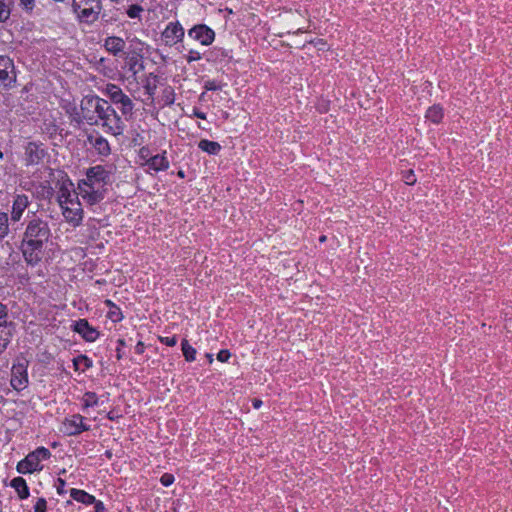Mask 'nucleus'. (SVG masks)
Here are the masks:
<instances>
[{"mask_svg":"<svg viewBox=\"0 0 512 512\" xmlns=\"http://www.w3.org/2000/svg\"><path fill=\"white\" fill-rule=\"evenodd\" d=\"M51 237L48 222L33 213L26 220V227L21 242V251L28 265L35 266L42 259L45 244Z\"/></svg>","mask_w":512,"mask_h":512,"instance_id":"obj_1","label":"nucleus"},{"mask_svg":"<svg viewBox=\"0 0 512 512\" xmlns=\"http://www.w3.org/2000/svg\"><path fill=\"white\" fill-rule=\"evenodd\" d=\"M97 125H101L104 131L113 136L121 135L125 124L122 117L116 112L112 105L105 99H102L97 111Z\"/></svg>","mask_w":512,"mask_h":512,"instance_id":"obj_2","label":"nucleus"},{"mask_svg":"<svg viewBox=\"0 0 512 512\" xmlns=\"http://www.w3.org/2000/svg\"><path fill=\"white\" fill-rule=\"evenodd\" d=\"M72 10L80 22L92 24L101 13V0H72Z\"/></svg>","mask_w":512,"mask_h":512,"instance_id":"obj_3","label":"nucleus"},{"mask_svg":"<svg viewBox=\"0 0 512 512\" xmlns=\"http://www.w3.org/2000/svg\"><path fill=\"white\" fill-rule=\"evenodd\" d=\"M103 93L115 105H120V111L125 119L131 118L134 110V103L132 99L126 95L123 90L116 84L108 83L103 90Z\"/></svg>","mask_w":512,"mask_h":512,"instance_id":"obj_4","label":"nucleus"},{"mask_svg":"<svg viewBox=\"0 0 512 512\" xmlns=\"http://www.w3.org/2000/svg\"><path fill=\"white\" fill-rule=\"evenodd\" d=\"M51 452L45 447H38L30 452L23 460L19 461L16 470L20 474L33 473L41 471L43 466L40 464L42 460L49 459Z\"/></svg>","mask_w":512,"mask_h":512,"instance_id":"obj_5","label":"nucleus"},{"mask_svg":"<svg viewBox=\"0 0 512 512\" xmlns=\"http://www.w3.org/2000/svg\"><path fill=\"white\" fill-rule=\"evenodd\" d=\"M110 182L111 170L106 169L102 165H96L87 169L86 178L79 183H86V186L92 187V189H103Z\"/></svg>","mask_w":512,"mask_h":512,"instance_id":"obj_6","label":"nucleus"},{"mask_svg":"<svg viewBox=\"0 0 512 512\" xmlns=\"http://www.w3.org/2000/svg\"><path fill=\"white\" fill-rule=\"evenodd\" d=\"M28 360L25 358H17L11 368L10 384L13 389L22 391L28 385Z\"/></svg>","mask_w":512,"mask_h":512,"instance_id":"obj_7","label":"nucleus"},{"mask_svg":"<svg viewBox=\"0 0 512 512\" xmlns=\"http://www.w3.org/2000/svg\"><path fill=\"white\" fill-rule=\"evenodd\" d=\"M102 99L96 95L85 96L80 104L81 114L89 125H97L96 111L102 103Z\"/></svg>","mask_w":512,"mask_h":512,"instance_id":"obj_8","label":"nucleus"},{"mask_svg":"<svg viewBox=\"0 0 512 512\" xmlns=\"http://www.w3.org/2000/svg\"><path fill=\"white\" fill-rule=\"evenodd\" d=\"M88 430L90 426L84 423V417L80 414H74L62 422V431L68 436H76Z\"/></svg>","mask_w":512,"mask_h":512,"instance_id":"obj_9","label":"nucleus"},{"mask_svg":"<svg viewBox=\"0 0 512 512\" xmlns=\"http://www.w3.org/2000/svg\"><path fill=\"white\" fill-rule=\"evenodd\" d=\"M15 81L16 73L13 60L8 56L0 55V83L8 87Z\"/></svg>","mask_w":512,"mask_h":512,"instance_id":"obj_10","label":"nucleus"},{"mask_svg":"<svg viewBox=\"0 0 512 512\" xmlns=\"http://www.w3.org/2000/svg\"><path fill=\"white\" fill-rule=\"evenodd\" d=\"M188 36L207 46L214 41L215 32L204 24H198L188 31Z\"/></svg>","mask_w":512,"mask_h":512,"instance_id":"obj_11","label":"nucleus"},{"mask_svg":"<svg viewBox=\"0 0 512 512\" xmlns=\"http://www.w3.org/2000/svg\"><path fill=\"white\" fill-rule=\"evenodd\" d=\"M62 214L66 221L74 227L79 226L83 219V210L79 201L62 205Z\"/></svg>","mask_w":512,"mask_h":512,"instance_id":"obj_12","label":"nucleus"},{"mask_svg":"<svg viewBox=\"0 0 512 512\" xmlns=\"http://www.w3.org/2000/svg\"><path fill=\"white\" fill-rule=\"evenodd\" d=\"M184 37V29L179 22H170L162 32L166 45L172 46Z\"/></svg>","mask_w":512,"mask_h":512,"instance_id":"obj_13","label":"nucleus"},{"mask_svg":"<svg viewBox=\"0 0 512 512\" xmlns=\"http://www.w3.org/2000/svg\"><path fill=\"white\" fill-rule=\"evenodd\" d=\"M79 194L89 204L94 205L104 199V189H92L86 183H78Z\"/></svg>","mask_w":512,"mask_h":512,"instance_id":"obj_14","label":"nucleus"},{"mask_svg":"<svg viewBox=\"0 0 512 512\" xmlns=\"http://www.w3.org/2000/svg\"><path fill=\"white\" fill-rule=\"evenodd\" d=\"M72 327L75 332L80 334L88 342H94L100 335L97 329L92 327L86 319L75 321Z\"/></svg>","mask_w":512,"mask_h":512,"instance_id":"obj_15","label":"nucleus"},{"mask_svg":"<svg viewBox=\"0 0 512 512\" xmlns=\"http://www.w3.org/2000/svg\"><path fill=\"white\" fill-rule=\"evenodd\" d=\"M46 156V152L35 142H29L25 148L26 165H37Z\"/></svg>","mask_w":512,"mask_h":512,"instance_id":"obj_16","label":"nucleus"},{"mask_svg":"<svg viewBox=\"0 0 512 512\" xmlns=\"http://www.w3.org/2000/svg\"><path fill=\"white\" fill-rule=\"evenodd\" d=\"M30 204L29 197L25 194H17L14 196L12 211H11V220L13 222H18L23 216L24 211L28 208Z\"/></svg>","mask_w":512,"mask_h":512,"instance_id":"obj_17","label":"nucleus"},{"mask_svg":"<svg viewBox=\"0 0 512 512\" xmlns=\"http://www.w3.org/2000/svg\"><path fill=\"white\" fill-rule=\"evenodd\" d=\"M88 143L96 150L101 156H108L111 153L110 145L103 136L101 135H88Z\"/></svg>","mask_w":512,"mask_h":512,"instance_id":"obj_18","label":"nucleus"},{"mask_svg":"<svg viewBox=\"0 0 512 512\" xmlns=\"http://www.w3.org/2000/svg\"><path fill=\"white\" fill-rule=\"evenodd\" d=\"M125 41L121 37L109 36L104 40V48L110 54L117 56L125 49Z\"/></svg>","mask_w":512,"mask_h":512,"instance_id":"obj_19","label":"nucleus"},{"mask_svg":"<svg viewBox=\"0 0 512 512\" xmlns=\"http://www.w3.org/2000/svg\"><path fill=\"white\" fill-rule=\"evenodd\" d=\"M146 166L149 170H153L155 172L164 171L168 169L169 161L164 154H157L146 161Z\"/></svg>","mask_w":512,"mask_h":512,"instance_id":"obj_20","label":"nucleus"},{"mask_svg":"<svg viewBox=\"0 0 512 512\" xmlns=\"http://www.w3.org/2000/svg\"><path fill=\"white\" fill-rule=\"evenodd\" d=\"M13 323L0 324V355L6 350L13 334Z\"/></svg>","mask_w":512,"mask_h":512,"instance_id":"obj_21","label":"nucleus"},{"mask_svg":"<svg viewBox=\"0 0 512 512\" xmlns=\"http://www.w3.org/2000/svg\"><path fill=\"white\" fill-rule=\"evenodd\" d=\"M58 201L60 206L68 205L72 202L78 201V194L75 191H71L65 184H63L60 188Z\"/></svg>","mask_w":512,"mask_h":512,"instance_id":"obj_22","label":"nucleus"},{"mask_svg":"<svg viewBox=\"0 0 512 512\" xmlns=\"http://www.w3.org/2000/svg\"><path fill=\"white\" fill-rule=\"evenodd\" d=\"M10 486L15 489L20 499H27L29 497V488L24 478L15 477L11 480Z\"/></svg>","mask_w":512,"mask_h":512,"instance_id":"obj_23","label":"nucleus"},{"mask_svg":"<svg viewBox=\"0 0 512 512\" xmlns=\"http://www.w3.org/2000/svg\"><path fill=\"white\" fill-rule=\"evenodd\" d=\"M70 496L77 502L90 505L95 502V497L93 495H90L84 490L72 488L70 490Z\"/></svg>","mask_w":512,"mask_h":512,"instance_id":"obj_24","label":"nucleus"},{"mask_svg":"<svg viewBox=\"0 0 512 512\" xmlns=\"http://www.w3.org/2000/svg\"><path fill=\"white\" fill-rule=\"evenodd\" d=\"M157 85H158V76L153 73H150L146 77L143 87L145 89V92L149 95V97L152 100L154 99V95L157 90Z\"/></svg>","mask_w":512,"mask_h":512,"instance_id":"obj_25","label":"nucleus"},{"mask_svg":"<svg viewBox=\"0 0 512 512\" xmlns=\"http://www.w3.org/2000/svg\"><path fill=\"white\" fill-rule=\"evenodd\" d=\"M198 147L210 155H217L221 150V145L218 142L207 139L200 140Z\"/></svg>","mask_w":512,"mask_h":512,"instance_id":"obj_26","label":"nucleus"},{"mask_svg":"<svg viewBox=\"0 0 512 512\" xmlns=\"http://www.w3.org/2000/svg\"><path fill=\"white\" fill-rule=\"evenodd\" d=\"M425 117L432 123L438 124L443 118V109L439 105H433L426 111Z\"/></svg>","mask_w":512,"mask_h":512,"instance_id":"obj_27","label":"nucleus"},{"mask_svg":"<svg viewBox=\"0 0 512 512\" xmlns=\"http://www.w3.org/2000/svg\"><path fill=\"white\" fill-rule=\"evenodd\" d=\"M73 365L75 370L85 371L92 367V360L86 355H79L73 359Z\"/></svg>","mask_w":512,"mask_h":512,"instance_id":"obj_28","label":"nucleus"},{"mask_svg":"<svg viewBox=\"0 0 512 512\" xmlns=\"http://www.w3.org/2000/svg\"><path fill=\"white\" fill-rule=\"evenodd\" d=\"M129 70L133 75H136L141 70L144 69L143 61L141 60L140 55H133L128 60Z\"/></svg>","mask_w":512,"mask_h":512,"instance_id":"obj_29","label":"nucleus"},{"mask_svg":"<svg viewBox=\"0 0 512 512\" xmlns=\"http://www.w3.org/2000/svg\"><path fill=\"white\" fill-rule=\"evenodd\" d=\"M181 346L185 360L188 362L194 361L196 357V350L188 343L186 339L182 341Z\"/></svg>","mask_w":512,"mask_h":512,"instance_id":"obj_30","label":"nucleus"},{"mask_svg":"<svg viewBox=\"0 0 512 512\" xmlns=\"http://www.w3.org/2000/svg\"><path fill=\"white\" fill-rule=\"evenodd\" d=\"M10 14V1L0 0V23L5 22L7 19H9Z\"/></svg>","mask_w":512,"mask_h":512,"instance_id":"obj_31","label":"nucleus"},{"mask_svg":"<svg viewBox=\"0 0 512 512\" xmlns=\"http://www.w3.org/2000/svg\"><path fill=\"white\" fill-rule=\"evenodd\" d=\"M9 232L8 214L0 213V239L4 238Z\"/></svg>","mask_w":512,"mask_h":512,"instance_id":"obj_32","label":"nucleus"},{"mask_svg":"<svg viewBox=\"0 0 512 512\" xmlns=\"http://www.w3.org/2000/svg\"><path fill=\"white\" fill-rule=\"evenodd\" d=\"M84 407H93L98 404V397L94 392H86L83 396Z\"/></svg>","mask_w":512,"mask_h":512,"instance_id":"obj_33","label":"nucleus"},{"mask_svg":"<svg viewBox=\"0 0 512 512\" xmlns=\"http://www.w3.org/2000/svg\"><path fill=\"white\" fill-rule=\"evenodd\" d=\"M162 98L165 105H172L175 101V94L172 87L168 86L163 90Z\"/></svg>","mask_w":512,"mask_h":512,"instance_id":"obj_34","label":"nucleus"},{"mask_svg":"<svg viewBox=\"0 0 512 512\" xmlns=\"http://www.w3.org/2000/svg\"><path fill=\"white\" fill-rule=\"evenodd\" d=\"M142 11L143 8L135 2V4L130 5L129 8L127 9V15L130 18H138L140 17Z\"/></svg>","mask_w":512,"mask_h":512,"instance_id":"obj_35","label":"nucleus"},{"mask_svg":"<svg viewBox=\"0 0 512 512\" xmlns=\"http://www.w3.org/2000/svg\"><path fill=\"white\" fill-rule=\"evenodd\" d=\"M107 316L113 322H119L123 318L122 312H121V310L117 306L115 308H111L108 311V315Z\"/></svg>","mask_w":512,"mask_h":512,"instance_id":"obj_36","label":"nucleus"},{"mask_svg":"<svg viewBox=\"0 0 512 512\" xmlns=\"http://www.w3.org/2000/svg\"><path fill=\"white\" fill-rule=\"evenodd\" d=\"M34 512H47V501L45 498H38L34 505Z\"/></svg>","mask_w":512,"mask_h":512,"instance_id":"obj_37","label":"nucleus"},{"mask_svg":"<svg viewBox=\"0 0 512 512\" xmlns=\"http://www.w3.org/2000/svg\"><path fill=\"white\" fill-rule=\"evenodd\" d=\"M204 88L208 91H218L222 89V85L215 80H208L205 82Z\"/></svg>","mask_w":512,"mask_h":512,"instance_id":"obj_38","label":"nucleus"},{"mask_svg":"<svg viewBox=\"0 0 512 512\" xmlns=\"http://www.w3.org/2000/svg\"><path fill=\"white\" fill-rule=\"evenodd\" d=\"M174 480H175L174 476L170 473H164L160 478L161 484L165 487L172 485Z\"/></svg>","mask_w":512,"mask_h":512,"instance_id":"obj_39","label":"nucleus"},{"mask_svg":"<svg viewBox=\"0 0 512 512\" xmlns=\"http://www.w3.org/2000/svg\"><path fill=\"white\" fill-rule=\"evenodd\" d=\"M403 179L407 185H413L416 182V177L414 175L413 170H408L404 172Z\"/></svg>","mask_w":512,"mask_h":512,"instance_id":"obj_40","label":"nucleus"},{"mask_svg":"<svg viewBox=\"0 0 512 512\" xmlns=\"http://www.w3.org/2000/svg\"><path fill=\"white\" fill-rule=\"evenodd\" d=\"M7 307L0 302V324L10 323L8 320Z\"/></svg>","mask_w":512,"mask_h":512,"instance_id":"obj_41","label":"nucleus"},{"mask_svg":"<svg viewBox=\"0 0 512 512\" xmlns=\"http://www.w3.org/2000/svg\"><path fill=\"white\" fill-rule=\"evenodd\" d=\"M188 63L193 61H197L201 59V54L196 50H190L188 54L185 56Z\"/></svg>","mask_w":512,"mask_h":512,"instance_id":"obj_42","label":"nucleus"},{"mask_svg":"<svg viewBox=\"0 0 512 512\" xmlns=\"http://www.w3.org/2000/svg\"><path fill=\"white\" fill-rule=\"evenodd\" d=\"M160 341L169 346V347H173L177 344V338L176 336H172V337H161L160 338Z\"/></svg>","mask_w":512,"mask_h":512,"instance_id":"obj_43","label":"nucleus"},{"mask_svg":"<svg viewBox=\"0 0 512 512\" xmlns=\"http://www.w3.org/2000/svg\"><path fill=\"white\" fill-rule=\"evenodd\" d=\"M230 356H231V354L228 350H220L219 353L217 354V359L220 362H226V361H228Z\"/></svg>","mask_w":512,"mask_h":512,"instance_id":"obj_44","label":"nucleus"},{"mask_svg":"<svg viewBox=\"0 0 512 512\" xmlns=\"http://www.w3.org/2000/svg\"><path fill=\"white\" fill-rule=\"evenodd\" d=\"M118 343V347L116 349V357L118 360H120L122 358V347L125 346V340L124 339H119L117 341Z\"/></svg>","mask_w":512,"mask_h":512,"instance_id":"obj_45","label":"nucleus"},{"mask_svg":"<svg viewBox=\"0 0 512 512\" xmlns=\"http://www.w3.org/2000/svg\"><path fill=\"white\" fill-rule=\"evenodd\" d=\"M57 483H58V485L56 486L57 493L60 494V495L64 494L65 493L64 488H65V485H66L65 480H63L62 478H58L57 479Z\"/></svg>","mask_w":512,"mask_h":512,"instance_id":"obj_46","label":"nucleus"},{"mask_svg":"<svg viewBox=\"0 0 512 512\" xmlns=\"http://www.w3.org/2000/svg\"><path fill=\"white\" fill-rule=\"evenodd\" d=\"M73 111L75 112V114L72 116V121L76 122L77 124H81L85 120L83 118V114L80 115L76 107H73Z\"/></svg>","mask_w":512,"mask_h":512,"instance_id":"obj_47","label":"nucleus"},{"mask_svg":"<svg viewBox=\"0 0 512 512\" xmlns=\"http://www.w3.org/2000/svg\"><path fill=\"white\" fill-rule=\"evenodd\" d=\"M21 5L24 6L27 10H32L34 8V0H19Z\"/></svg>","mask_w":512,"mask_h":512,"instance_id":"obj_48","label":"nucleus"},{"mask_svg":"<svg viewBox=\"0 0 512 512\" xmlns=\"http://www.w3.org/2000/svg\"><path fill=\"white\" fill-rule=\"evenodd\" d=\"M93 504H95V512H105V506L103 502L95 499V502Z\"/></svg>","mask_w":512,"mask_h":512,"instance_id":"obj_49","label":"nucleus"},{"mask_svg":"<svg viewBox=\"0 0 512 512\" xmlns=\"http://www.w3.org/2000/svg\"><path fill=\"white\" fill-rule=\"evenodd\" d=\"M145 346L142 341H139L135 346V352L137 354H142L144 352Z\"/></svg>","mask_w":512,"mask_h":512,"instance_id":"obj_50","label":"nucleus"},{"mask_svg":"<svg viewBox=\"0 0 512 512\" xmlns=\"http://www.w3.org/2000/svg\"><path fill=\"white\" fill-rule=\"evenodd\" d=\"M252 405L255 409H259L262 405V401L260 399L255 398L252 400Z\"/></svg>","mask_w":512,"mask_h":512,"instance_id":"obj_51","label":"nucleus"},{"mask_svg":"<svg viewBox=\"0 0 512 512\" xmlns=\"http://www.w3.org/2000/svg\"><path fill=\"white\" fill-rule=\"evenodd\" d=\"M195 116H196V117H198V118H200V119H206V115H205V113L200 112V111H196V112H195Z\"/></svg>","mask_w":512,"mask_h":512,"instance_id":"obj_52","label":"nucleus"},{"mask_svg":"<svg viewBox=\"0 0 512 512\" xmlns=\"http://www.w3.org/2000/svg\"><path fill=\"white\" fill-rule=\"evenodd\" d=\"M105 305L108 306L110 309L111 308H115L116 305L111 301V300H106L105 302Z\"/></svg>","mask_w":512,"mask_h":512,"instance_id":"obj_53","label":"nucleus"},{"mask_svg":"<svg viewBox=\"0 0 512 512\" xmlns=\"http://www.w3.org/2000/svg\"><path fill=\"white\" fill-rule=\"evenodd\" d=\"M107 417H108V419H110V420H114V419H115V417H114V415H113V412H112V411H110V412L108 413Z\"/></svg>","mask_w":512,"mask_h":512,"instance_id":"obj_54","label":"nucleus"},{"mask_svg":"<svg viewBox=\"0 0 512 512\" xmlns=\"http://www.w3.org/2000/svg\"><path fill=\"white\" fill-rule=\"evenodd\" d=\"M177 175L180 177V178H184L185 174L182 170L178 171Z\"/></svg>","mask_w":512,"mask_h":512,"instance_id":"obj_55","label":"nucleus"},{"mask_svg":"<svg viewBox=\"0 0 512 512\" xmlns=\"http://www.w3.org/2000/svg\"><path fill=\"white\" fill-rule=\"evenodd\" d=\"M206 356H207L209 362L211 363L213 361V355L212 354H207Z\"/></svg>","mask_w":512,"mask_h":512,"instance_id":"obj_56","label":"nucleus"},{"mask_svg":"<svg viewBox=\"0 0 512 512\" xmlns=\"http://www.w3.org/2000/svg\"><path fill=\"white\" fill-rule=\"evenodd\" d=\"M319 240H320V242H325L326 241V236L325 235L321 236L319 238Z\"/></svg>","mask_w":512,"mask_h":512,"instance_id":"obj_57","label":"nucleus"},{"mask_svg":"<svg viewBox=\"0 0 512 512\" xmlns=\"http://www.w3.org/2000/svg\"><path fill=\"white\" fill-rule=\"evenodd\" d=\"M105 455H106L108 458H111V457H112V453H111V451H106Z\"/></svg>","mask_w":512,"mask_h":512,"instance_id":"obj_58","label":"nucleus"},{"mask_svg":"<svg viewBox=\"0 0 512 512\" xmlns=\"http://www.w3.org/2000/svg\"><path fill=\"white\" fill-rule=\"evenodd\" d=\"M71 116H73L75 114V112L73 111V109L69 112Z\"/></svg>","mask_w":512,"mask_h":512,"instance_id":"obj_59","label":"nucleus"},{"mask_svg":"<svg viewBox=\"0 0 512 512\" xmlns=\"http://www.w3.org/2000/svg\"><path fill=\"white\" fill-rule=\"evenodd\" d=\"M3 158V152H0V159Z\"/></svg>","mask_w":512,"mask_h":512,"instance_id":"obj_60","label":"nucleus"},{"mask_svg":"<svg viewBox=\"0 0 512 512\" xmlns=\"http://www.w3.org/2000/svg\"><path fill=\"white\" fill-rule=\"evenodd\" d=\"M112 2H118L119 0H111Z\"/></svg>","mask_w":512,"mask_h":512,"instance_id":"obj_61","label":"nucleus"}]
</instances>
